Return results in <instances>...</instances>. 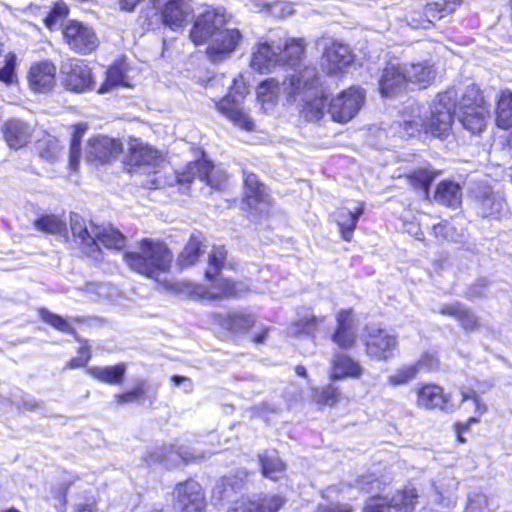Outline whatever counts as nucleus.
I'll return each instance as SVG.
<instances>
[{"label":"nucleus","instance_id":"obj_56","mask_svg":"<svg viewBox=\"0 0 512 512\" xmlns=\"http://www.w3.org/2000/svg\"><path fill=\"white\" fill-rule=\"evenodd\" d=\"M417 366L418 372H430L434 371L439 367V360L433 353H425L420 359L414 363Z\"/></svg>","mask_w":512,"mask_h":512},{"label":"nucleus","instance_id":"obj_43","mask_svg":"<svg viewBox=\"0 0 512 512\" xmlns=\"http://www.w3.org/2000/svg\"><path fill=\"white\" fill-rule=\"evenodd\" d=\"M201 252L202 242L197 237H191L178 257V265L181 268H186L195 264Z\"/></svg>","mask_w":512,"mask_h":512},{"label":"nucleus","instance_id":"obj_50","mask_svg":"<svg viewBox=\"0 0 512 512\" xmlns=\"http://www.w3.org/2000/svg\"><path fill=\"white\" fill-rule=\"evenodd\" d=\"M255 323L251 315L242 312L230 313L226 319V326L233 332H244L252 327Z\"/></svg>","mask_w":512,"mask_h":512},{"label":"nucleus","instance_id":"obj_39","mask_svg":"<svg viewBox=\"0 0 512 512\" xmlns=\"http://www.w3.org/2000/svg\"><path fill=\"white\" fill-rule=\"evenodd\" d=\"M458 482L451 477H444L434 483L435 501L443 506H451L456 502L455 491Z\"/></svg>","mask_w":512,"mask_h":512},{"label":"nucleus","instance_id":"obj_16","mask_svg":"<svg viewBox=\"0 0 512 512\" xmlns=\"http://www.w3.org/2000/svg\"><path fill=\"white\" fill-rule=\"evenodd\" d=\"M243 201L256 213L266 211L270 205V196L266 186L253 173H245Z\"/></svg>","mask_w":512,"mask_h":512},{"label":"nucleus","instance_id":"obj_13","mask_svg":"<svg viewBox=\"0 0 512 512\" xmlns=\"http://www.w3.org/2000/svg\"><path fill=\"white\" fill-rule=\"evenodd\" d=\"M198 176L201 181H205L213 189H221L225 184L227 176L219 168H215L211 161L202 158L188 166V171L181 173L178 176L180 183H190L195 176Z\"/></svg>","mask_w":512,"mask_h":512},{"label":"nucleus","instance_id":"obj_5","mask_svg":"<svg viewBox=\"0 0 512 512\" xmlns=\"http://www.w3.org/2000/svg\"><path fill=\"white\" fill-rule=\"evenodd\" d=\"M300 89V78L295 75H288L280 83L274 78L261 82L257 87V99L264 111L274 109L281 94L287 97L288 101L296 99Z\"/></svg>","mask_w":512,"mask_h":512},{"label":"nucleus","instance_id":"obj_35","mask_svg":"<svg viewBox=\"0 0 512 512\" xmlns=\"http://www.w3.org/2000/svg\"><path fill=\"white\" fill-rule=\"evenodd\" d=\"M439 312L442 315H448L457 319L467 331L474 330L478 326L476 316L459 302L443 304Z\"/></svg>","mask_w":512,"mask_h":512},{"label":"nucleus","instance_id":"obj_27","mask_svg":"<svg viewBox=\"0 0 512 512\" xmlns=\"http://www.w3.org/2000/svg\"><path fill=\"white\" fill-rule=\"evenodd\" d=\"M364 212V204L358 203L354 208L340 207L334 213L341 235L345 241H350L357 226L359 217Z\"/></svg>","mask_w":512,"mask_h":512},{"label":"nucleus","instance_id":"obj_53","mask_svg":"<svg viewBox=\"0 0 512 512\" xmlns=\"http://www.w3.org/2000/svg\"><path fill=\"white\" fill-rule=\"evenodd\" d=\"M124 73L119 67H111L107 70L106 80L100 86L98 92L106 93L110 91L114 86L120 85L123 83Z\"/></svg>","mask_w":512,"mask_h":512},{"label":"nucleus","instance_id":"obj_37","mask_svg":"<svg viewBox=\"0 0 512 512\" xmlns=\"http://www.w3.org/2000/svg\"><path fill=\"white\" fill-rule=\"evenodd\" d=\"M262 474L272 480L280 479L286 470V465L279 458L277 452L267 451L259 456Z\"/></svg>","mask_w":512,"mask_h":512},{"label":"nucleus","instance_id":"obj_10","mask_svg":"<svg viewBox=\"0 0 512 512\" xmlns=\"http://www.w3.org/2000/svg\"><path fill=\"white\" fill-rule=\"evenodd\" d=\"M62 82L67 90L73 92H84L93 85L91 69L80 59H67L60 67Z\"/></svg>","mask_w":512,"mask_h":512},{"label":"nucleus","instance_id":"obj_31","mask_svg":"<svg viewBox=\"0 0 512 512\" xmlns=\"http://www.w3.org/2000/svg\"><path fill=\"white\" fill-rule=\"evenodd\" d=\"M460 394L462 397V403L468 400H471L473 402L475 413L477 414V416H472L468 418L467 421L465 422H460L456 424V433L458 436V440L463 443L465 442V439L462 437V433L468 430L470 425L478 423L480 421V417L487 412V405L484 402H482L479 395L473 389L461 388Z\"/></svg>","mask_w":512,"mask_h":512},{"label":"nucleus","instance_id":"obj_60","mask_svg":"<svg viewBox=\"0 0 512 512\" xmlns=\"http://www.w3.org/2000/svg\"><path fill=\"white\" fill-rule=\"evenodd\" d=\"M89 359V349L87 347H81L79 350V355L70 360V362L68 363V367L71 369L83 367L88 363Z\"/></svg>","mask_w":512,"mask_h":512},{"label":"nucleus","instance_id":"obj_30","mask_svg":"<svg viewBox=\"0 0 512 512\" xmlns=\"http://www.w3.org/2000/svg\"><path fill=\"white\" fill-rule=\"evenodd\" d=\"M191 11L192 9L186 1L169 0L162 10L163 22L171 29L176 30L183 25Z\"/></svg>","mask_w":512,"mask_h":512},{"label":"nucleus","instance_id":"obj_59","mask_svg":"<svg viewBox=\"0 0 512 512\" xmlns=\"http://www.w3.org/2000/svg\"><path fill=\"white\" fill-rule=\"evenodd\" d=\"M413 181L420 187L424 188L425 192L428 193V188L433 181L434 175L432 172L427 170H419L414 173Z\"/></svg>","mask_w":512,"mask_h":512},{"label":"nucleus","instance_id":"obj_32","mask_svg":"<svg viewBox=\"0 0 512 512\" xmlns=\"http://www.w3.org/2000/svg\"><path fill=\"white\" fill-rule=\"evenodd\" d=\"M434 201L441 205L456 209L460 207L462 202V187L459 183L454 181H441L436 187Z\"/></svg>","mask_w":512,"mask_h":512},{"label":"nucleus","instance_id":"obj_45","mask_svg":"<svg viewBox=\"0 0 512 512\" xmlns=\"http://www.w3.org/2000/svg\"><path fill=\"white\" fill-rule=\"evenodd\" d=\"M457 6L458 2L456 0H443L428 4L424 9V14L428 18L426 20L427 24H430L433 19H440L452 13Z\"/></svg>","mask_w":512,"mask_h":512},{"label":"nucleus","instance_id":"obj_18","mask_svg":"<svg viewBox=\"0 0 512 512\" xmlns=\"http://www.w3.org/2000/svg\"><path fill=\"white\" fill-rule=\"evenodd\" d=\"M478 211L483 217L501 218L508 212L504 197L491 187H479L476 193Z\"/></svg>","mask_w":512,"mask_h":512},{"label":"nucleus","instance_id":"obj_15","mask_svg":"<svg viewBox=\"0 0 512 512\" xmlns=\"http://www.w3.org/2000/svg\"><path fill=\"white\" fill-rule=\"evenodd\" d=\"M201 456L189 448L175 447L174 445L161 446L149 453L148 463H160L167 468L177 467L180 463H188Z\"/></svg>","mask_w":512,"mask_h":512},{"label":"nucleus","instance_id":"obj_7","mask_svg":"<svg viewBox=\"0 0 512 512\" xmlns=\"http://www.w3.org/2000/svg\"><path fill=\"white\" fill-rule=\"evenodd\" d=\"M364 101V91L350 87L330 101L328 112L334 121L345 123L357 115Z\"/></svg>","mask_w":512,"mask_h":512},{"label":"nucleus","instance_id":"obj_17","mask_svg":"<svg viewBox=\"0 0 512 512\" xmlns=\"http://www.w3.org/2000/svg\"><path fill=\"white\" fill-rule=\"evenodd\" d=\"M405 66L399 61H390L386 64L379 80V89L383 96H394L407 86Z\"/></svg>","mask_w":512,"mask_h":512},{"label":"nucleus","instance_id":"obj_34","mask_svg":"<svg viewBox=\"0 0 512 512\" xmlns=\"http://www.w3.org/2000/svg\"><path fill=\"white\" fill-rule=\"evenodd\" d=\"M363 367L346 354H335L332 359V378L344 377L359 378L363 374Z\"/></svg>","mask_w":512,"mask_h":512},{"label":"nucleus","instance_id":"obj_62","mask_svg":"<svg viewBox=\"0 0 512 512\" xmlns=\"http://www.w3.org/2000/svg\"><path fill=\"white\" fill-rule=\"evenodd\" d=\"M171 380L173 381V383L176 386L183 385V388H184L185 392H190L193 389V384H192V382H191V380L189 378H186V377H183V376L174 375V376H172Z\"/></svg>","mask_w":512,"mask_h":512},{"label":"nucleus","instance_id":"obj_29","mask_svg":"<svg viewBox=\"0 0 512 512\" xmlns=\"http://www.w3.org/2000/svg\"><path fill=\"white\" fill-rule=\"evenodd\" d=\"M403 64L406 70L407 84L412 83L419 85V87L426 88L434 81L436 71L429 61Z\"/></svg>","mask_w":512,"mask_h":512},{"label":"nucleus","instance_id":"obj_4","mask_svg":"<svg viewBox=\"0 0 512 512\" xmlns=\"http://www.w3.org/2000/svg\"><path fill=\"white\" fill-rule=\"evenodd\" d=\"M300 75V89L296 94V97L302 95L300 113L308 121H318L326 108V98L319 90L318 73L315 67L306 66Z\"/></svg>","mask_w":512,"mask_h":512},{"label":"nucleus","instance_id":"obj_25","mask_svg":"<svg viewBox=\"0 0 512 512\" xmlns=\"http://www.w3.org/2000/svg\"><path fill=\"white\" fill-rule=\"evenodd\" d=\"M122 150L121 143L107 136H97L92 138L88 144V158L100 162H107L118 155Z\"/></svg>","mask_w":512,"mask_h":512},{"label":"nucleus","instance_id":"obj_11","mask_svg":"<svg viewBox=\"0 0 512 512\" xmlns=\"http://www.w3.org/2000/svg\"><path fill=\"white\" fill-rule=\"evenodd\" d=\"M416 490L405 487L397 491L390 500L386 498H373L364 508L363 512H413L417 500Z\"/></svg>","mask_w":512,"mask_h":512},{"label":"nucleus","instance_id":"obj_61","mask_svg":"<svg viewBox=\"0 0 512 512\" xmlns=\"http://www.w3.org/2000/svg\"><path fill=\"white\" fill-rule=\"evenodd\" d=\"M316 512H352V508L348 504H326L319 505Z\"/></svg>","mask_w":512,"mask_h":512},{"label":"nucleus","instance_id":"obj_40","mask_svg":"<svg viewBox=\"0 0 512 512\" xmlns=\"http://www.w3.org/2000/svg\"><path fill=\"white\" fill-rule=\"evenodd\" d=\"M88 371L91 376L102 382L121 384L126 372V366L120 363L114 366L92 367Z\"/></svg>","mask_w":512,"mask_h":512},{"label":"nucleus","instance_id":"obj_2","mask_svg":"<svg viewBox=\"0 0 512 512\" xmlns=\"http://www.w3.org/2000/svg\"><path fill=\"white\" fill-rule=\"evenodd\" d=\"M227 21L223 8L210 7L197 16L190 32V38L196 45L209 41L206 53L213 62L226 59L241 39L237 29H224Z\"/></svg>","mask_w":512,"mask_h":512},{"label":"nucleus","instance_id":"obj_9","mask_svg":"<svg viewBox=\"0 0 512 512\" xmlns=\"http://www.w3.org/2000/svg\"><path fill=\"white\" fill-rule=\"evenodd\" d=\"M365 346L368 357L378 361H387L394 356L398 341L397 337L389 331L371 326L367 327Z\"/></svg>","mask_w":512,"mask_h":512},{"label":"nucleus","instance_id":"obj_49","mask_svg":"<svg viewBox=\"0 0 512 512\" xmlns=\"http://www.w3.org/2000/svg\"><path fill=\"white\" fill-rule=\"evenodd\" d=\"M419 374L417 370V366L415 364L404 365L395 370L394 373L388 376L387 381L388 384L396 387L400 385H405L410 381L414 380Z\"/></svg>","mask_w":512,"mask_h":512},{"label":"nucleus","instance_id":"obj_64","mask_svg":"<svg viewBox=\"0 0 512 512\" xmlns=\"http://www.w3.org/2000/svg\"><path fill=\"white\" fill-rule=\"evenodd\" d=\"M448 226V223L445 222V223H439L437 225H434L433 226V231L435 233V235L438 237V236H442L444 238L447 237V234H446V228Z\"/></svg>","mask_w":512,"mask_h":512},{"label":"nucleus","instance_id":"obj_48","mask_svg":"<svg viewBox=\"0 0 512 512\" xmlns=\"http://www.w3.org/2000/svg\"><path fill=\"white\" fill-rule=\"evenodd\" d=\"M34 227L51 234H62L66 231V224L55 215H45L36 219Z\"/></svg>","mask_w":512,"mask_h":512},{"label":"nucleus","instance_id":"obj_54","mask_svg":"<svg viewBox=\"0 0 512 512\" xmlns=\"http://www.w3.org/2000/svg\"><path fill=\"white\" fill-rule=\"evenodd\" d=\"M316 326L317 319L314 316L306 317L305 319L293 323L290 327V333L293 335L301 333L311 334L316 329Z\"/></svg>","mask_w":512,"mask_h":512},{"label":"nucleus","instance_id":"obj_41","mask_svg":"<svg viewBox=\"0 0 512 512\" xmlns=\"http://www.w3.org/2000/svg\"><path fill=\"white\" fill-rule=\"evenodd\" d=\"M36 149L39 156L49 162L58 160L62 153V147L56 137L46 134L37 141Z\"/></svg>","mask_w":512,"mask_h":512},{"label":"nucleus","instance_id":"obj_24","mask_svg":"<svg viewBox=\"0 0 512 512\" xmlns=\"http://www.w3.org/2000/svg\"><path fill=\"white\" fill-rule=\"evenodd\" d=\"M417 405L419 407L433 410L448 409L450 395L445 394L442 387L435 384L421 385L416 389Z\"/></svg>","mask_w":512,"mask_h":512},{"label":"nucleus","instance_id":"obj_14","mask_svg":"<svg viewBox=\"0 0 512 512\" xmlns=\"http://www.w3.org/2000/svg\"><path fill=\"white\" fill-rule=\"evenodd\" d=\"M284 503L285 499L280 495L260 494L235 501L227 512H278Z\"/></svg>","mask_w":512,"mask_h":512},{"label":"nucleus","instance_id":"obj_55","mask_svg":"<svg viewBox=\"0 0 512 512\" xmlns=\"http://www.w3.org/2000/svg\"><path fill=\"white\" fill-rule=\"evenodd\" d=\"M16 55L9 53L5 58V64L0 68V81L12 83L15 77Z\"/></svg>","mask_w":512,"mask_h":512},{"label":"nucleus","instance_id":"obj_36","mask_svg":"<svg viewBox=\"0 0 512 512\" xmlns=\"http://www.w3.org/2000/svg\"><path fill=\"white\" fill-rule=\"evenodd\" d=\"M95 242L99 250L100 243L106 248L120 250L125 246V237L112 226H97Z\"/></svg>","mask_w":512,"mask_h":512},{"label":"nucleus","instance_id":"obj_33","mask_svg":"<svg viewBox=\"0 0 512 512\" xmlns=\"http://www.w3.org/2000/svg\"><path fill=\"white\" fill-rule=\"evenodd\" d=\"M129 163L133 166H155L158 160V152L139 139H133L129 148Z\"/></svg>","mask_w":512,"mask_h":512},{"label":"nucleus","instance_id":"obj_3","mask_svg":"<svg viewBox=\"0 0 512 512\" xmlns=\"http://www.w3.org/2000/svg\"><path fill=\"white\" fill-rule=\"evenodd\" d=\"M124 260L131 270L158 280L159 273L169 271L173 255L163 242L143 239L140 244V251L126 252Z\"/></svg>","mask_w":512,"mask_h":512},{"label":"nucleus","instance_id":"obj_1","mask_svg":"<svg viewBox=\"0 0 512 512\" xmlns=\"http://www.w3.org/2000/svg\"><path fill=\"white\" fill-rule=\"evenodd\" d=\"M456 98V90L449 89L439 93L428 110L422 111L419 106L412 108L411 115L403 121L406 135L417 137L425 133L439 138L446 137L451 130L453 115L472 134L482 132L488 110L480 89L476 85L468 86L458 106Z\"/></svg>","mask_w":512,"mask_h":512},{"label":"nucleus","instance_id":"obj_57","mask_svg":"<svg viewBox=\"0 0 512 512\" xmlns=\"http://www.w3.org/2000/svg\"><path fill=\"white\" fill-rule=\"evenodd\" d=\"M68 7L64 2L55 3L50 14L45 19V24L48 28L53 29L57 21L67 15Z\"/></svg>","mask_w":512,"mask_h":512},{"label":"nucleus","instance_id":"obj_38","mask_svg":"<svg viewBox=\"0 0 512 512\" xmlns=\"http://www.w3.org/2000/svg\"><path fill=\"white\" fill-rule=\"evenodd\" d=\"M496 124L499 128L512 127V92L502 90L499 94L496 108Z\"/></svg>","mask_w":512,"mask_h":512},{"label":"nucleus","instance_id":"obj_42","mask_svg":"<svg viewBox=\"0 0 512 512\" xmlns=\"http://www.w3.org/2000/svg\"><path fill=\"white\" fill-rule=\"evenodd\" d=\"M242 486V480L237 477H223L213 488V498L218 501L228 499L233 493L240 491Z\"/></svg>","mask_w":512,"mask_h":512},{"label":"nucleus","instance_id":"obj_12","mask_svg":"<svg viewBox=\"0 0 512 512\" xmlns=\"http://www.w3.org/2000/svg\"><path fill=\"white\" fill-rule=\"evenodd\" d=\"M174 506L178 512H204L205 497L201 486L194 480H187L174 489Z\"/></svg>","mask_w":512,"mask_h":512},{"label":"nucleus","instance_id":"obj_19","mask_svg":"<svg viewBox=\"0 0 512 512\" xmlns=\"http://www.w3.org/2000/svg\"><path fill=\"white\" fill-rule=\"evenodd\" d=\"M71 231L75 238L79 240L82 250L89 257L98 260L100 258V251L97 243L95 242V231L97 225L90 223L88 227L85 221L77 214H73L70 220Z\"/></svg>","mask_w":512,"mask_h":512},{"label":"nucleus","instance_id":"obj_26","mask_svg":"<svg viewBox=\"0 0 512 512\" xmlns=\"http://www.w3.org/2000/svg\"><path fill=\"white\" fill-rule=\"evenodd\" d=\"M2 131L7 144L14 149H19L26 145L32 135L30 125L16 118L7 120L3 125Z\"/></svg>","mask_w":512,"mask_h":512},{"label":"nucleus","instance_id":"obj_44","mask_svg":"<svg viewBox=\"0 0 512 512\" xmlns=\"http://www.w3.org/2000/svg\"><path fill=\"white\" fill-rule=\"evenodd\" d=\"M227 251L223 246L213 247L209 254L208 269L205 271L207 279L217 280V275L225 267Z\"/></svg>","mask_w":512,"mask_h":512},{"label":"nucleus","instance_id":"obj_28","mask_svg":"<svg viewBox=\"0 0 512 512\" xmlns=\"http://www.w3.org/2000/svg\"><path fill=\"white\" fill-rule=\"evenodd\" d=\"M333 342L340 348L349 349L356 341V330L349 311H341L337 315V329L333 334Z\"/></svg>","mask_w":512,"mask_h":512},{"label":"nucleus","instance_id":"obj_6","mask_svg":"<svg viewBox=\"0 0 512 512\" xmlns=\"http://www.w3.org/2000/svg\"><path fill=\"white\" fill-rule=\"evenodd\" d=\"M247 93V87L242 77L233 80L229 94L217 103L218 110L228 117L235 125L245 130H252L254 123L249 115L240 108V102Z\"/></svg>","mask_w":512,"mask_h":512},{"label":"nucleus","instance_id":"obj_8","mask_svg":"<svg viewBox=\"0 0 512 512\" xmlns=\"http://www.w3.org/2000/svg\"><path fill=\"white\" fill-rule=\"evenodd\" d=\"M63 37L69 48L80 54L91 53L99 44L94 30L76 20H69L63 25Z\"/></svg>","mask_w":512,"mask_h":512},{"label":"nucleus","instance_id":"obj_51","mask_svg":"<svg viewBox=\"0 0 512 512\" xmlns=\"http://www.w3.org/2000/svg\"><path fill=\"white\" fill-rule=\"evenodd\" d=\"M39 316L45 323L51 325L52 327L63 333H74V328L67 322L66 319H64L60 315L54 314L49 310L42 308L39 310Z\"/></svg>","mask_w":512,"mask_h":512},{"label":"nucleus","instance_id":"obj_22","mask_svg":"<svg viewBox=\"0 0 512 512\" xmlns=\"http://www.w3.org/2000/svg\"><path fill=\"white\" fill-rule=\"evenodd\" d=\"M280 45L273 42H259L252 54L251 66L259 72H269L276 66H281Z\"/></svg>","mask_w":512,"mask_h":512},{"label":"nucleus","instance_id":"obj_23","mask_svg":"<svg viewBox=\"0 0 512 512\" xmlns=\"http://www.w3.org/2000/svg\"><path fill=\"white\" fill-rule=\"evenodd\" d=\"M56 67L50 61H42L31 66L28 73L30 87L37 92H47L55 84Z\"/></svg>","mask_w":512,"mask_h":512},{"label":"nucleus","instance_id":"obj_46","mask_svg":"<svg viewBox=\"0 0 512 512\" xmlns=\"http://www.w3.org/2000/svg\"><path fill=\"white\" fill-rule=\"evenodd\" d=\"M217 288L219 289V292L209 293L210 298L238 297L248 291V287L244 283H235L226 279H218Z\"/></svg>","mask_w":512,"mask_h":512},{"label":"nucleus","instance_id":"obj_47","mask_svg":"<svg viewBox=\"0 0 512 512\" xmlns=\"http://www.w3.org/2000/svg\"><path fill=\"white\" fill-rule=\"evenodd\" d=\"M87 129L86 124H77L74 126V131L71 138L70 151H69V165L70 168L76 170L79 165L81 140Z\"/></svg>","mask_w":512,"mask_h":512},{"label":"nucleus","instance_id":"obj_52","mask_svg":"<svg viewBox=\"0 0 512 512\" xmlns=\"http://www.w3.org/2000/svg\"><path fill=\"white\" fill-rule=\"evenodd\" d=\"M340 393L338 389L332 385H328L321 390L315 389L313 397L319 404L334 405L339 399Z\"/></svg>","mask_w":512,"mask_h":512},{"label":"nucleus","instance_id":"obj_20","mask_svg":"<svg viewBox=\"0 0 512 512\" xmlns=\"http://www.w3.org/2000/svg\"><path fill=\"white\" fill-rule=\"evenodd\" d=\"M279 56L281 66H288L296 78L301 79L300 73L306 68L300 70L302 59L305 52V43L303 39L291 38L284 42L283 47L280 45Z\"/></svg>","mask_w":512,"mask_h":512},{"label":"nucleus","instance_id":"obj_63","mask_svg":"<svg viewBox=\"0 0 512 512\" xmlns=\"http://www.w3.org/2000/svg\"><path fill=\"white\" fill-rule=\"evenodd\" d=\"M142 0H119L122 10L132 11Z\"/></svg>","mask_w":512,"mask_h":512},{"label":"nucleus","instance_id":"obj_58","mask_svg":"<svg viewBox=\"0 0 512 512\" xmlns=\"http://www.w3.org/2000/svg\"><path fill=\"white\" fill-rule=\"evenodd\" d=\"M145 394L142 386H137L133 390L125 392L123 394L115 395L117 404L132 403L139 400Z\"/></svg>","mask_w":512,"mask_h":512},{"label":"nucleus","instance_id":"obj_21","mask_svg":"<svg viewBox=\"0 0 512 512\" xmlns=\"http://www.w3.org/2000/svg\"><path fill=\"white\" fill-rule=\"evenodd\" d=\"M353 61L347 45L333 43L326 48L322 57V68L330 75L342 72Z\"/></svg>","mask_w":512,"mask_h":512}]
</instances>
